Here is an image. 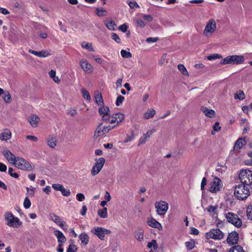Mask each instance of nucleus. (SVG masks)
I'll use <instances>...</instances> for the list:
<instances>
[{
  "mask_svg": "<svg viewBox=\"0 0 252 252\" xmlns=\"http://www.w3.org/2000/svg\"><path fill=\"white\" fill-rule=\"evenodd\" d=\"M40 118L36 115H31L28 119V121L32 127H36L37 126L39 122Z\"/></svg>",
  "mask_w": 252,
  "mask_h": 252,
  "instance_id": "obj_20",
  "label": "nucleus"
},
{
  "mask_svg": "<svg viewBox=\"0 0 252 252\" xmlns=\"http://www.w3.org/2000/svg\"><path fill=\"white\" fill-rule=\"evenodd\" d=\"M147 223L151 227L156 228L158 230L162 229L161 224L153 218L150 219L147 221Z\"/></svg>",
  "mask_w": 252,
  "mask_h": 252,
  "instance_id": "obj_22",
  "label": "nucleus"
},
{
  "mask_svg": "<svg viewBox=\"0 0 252 252\" xmlns=\"http://www.w3.org/2000/svg\"><path fill=\"white\" fill-rule=\"evenodd\" d=\"M92 57L94 59L95 61L97 63H99V64H101V63H103V60H102L101 58H100V57H97V56H94V55H93L92 56Z\"/></svg>",
  "mask_w": 252,
  "mask_h": 252,
  "instance_id": "obj_59",
  "label": "nucleus"
},
{
  "mask_svg": "<svg viewBox=\"0 0 252 252\" xmlns=\"http://www.w3.org/2000/svg\"><path fill=\"white\" fill-rule=\"evenodd\" d=\"M113 128V126H111L110 125H103L102 123L100 124L95 130L94 137L95 139L102 137L106 133H108L109 130L112 129Z\"/></svg>",
  "mask_w": 252,
  "mask_h": 252,
  "instance_id": "obj_6",
  "label": "nucleus"
},
{
  "mask_svg": "<svg viewBox=\"0 0 252 252\" xmlns=\"http://www.w3.org/2000/svg\"><path fill=\"white\" fill-rule=\"evenodd\" d=\"M16 167L23 170L32 171L34 168V166H32L30 162L21 157H17V161L14 163V165Z\"/></svg>",
  "mask_w": 252,
  "mask_h": 252,
  "instance_id": "obj_7",
  "label": "nucleus"
},
{
  "mask_svg": "<svg viewBox=\"0 0 252 252\" xmlns=\"http://www.w3.org/2000/svg\"><path fill=\"white\" fill-rule=\"evenodd\" d=\"M126 3L131 9H134L137 8H140V6L134 0H127Z\"/></svg>",
  "mask_w": 252,
  "mask_h": 252,
  "instance_id": "obj_33",
  "label": "nucleus"
},
{
  "mask_svg": "<svg viewBox=\"0 0 252 252\" xmlns=\"http://www.w3.org/2000/svg\"><path fill=\"white\" fill-rule=\"evenodd\" d=\"M81 93L84 98L86 100L90 101L91 100V96L89 93L85 89H82L81 90Z\"/></svg>",
  "mask_w": 252,
  "mask_h": 252,
  "instance_id": "obj_39",
  "label": "nucleus"
},
{
  "mask_svg": "<svg viewBox=\"0 0 252 252\" xmlns=\"http://www.w3.org/2000/svg\"><path fill=\"white\" fill-rule=\"evenodd\" d=\"M49 55V52L48 51H41L38 52V57L45 58L48 56Z\"/></svg>",
  "mask_w": 252,
  "mask_h": 252,
  "instance_id": "obj_46",
  "label": "nucleus"
},
{
  "mask_svg": "<svg viewBox=\"0 0 252 252\" xmlns=\"http://www.w3.org/2000/svg\"><path fill=\"white\" fill-rule=\"evenodd\" d=\"M50 217L52 220L60 226L63 229H66V228L64 227L65 222L63 221L59 217L55 214H52L51 215Z\"/></svg>",
  "mask_w": 252,
  "mask_h": 252,
  "instance_id": "obj_18",
  "label": "nucleus"
},
{
  "mask_svg": "<svg viewBox=\"0 0 252 252\" xmlns=\"http://www.w3.org/2000/svg\"><path fill=\"white\" fill-rule=\"evenodd\" d=\"M58 140L59 139L57 135L55 134H52L49 136L47 139V142H57Z\"/></svg>",
  "mask_w": 252,
  "mask_h": 252,
  "instance_id": "obj_47",
  "label": "nucleus"
},
{
  "mask_svg": "<svg viewBox=\"0 0 252 252\" xmlns=\"http://www.w3.org/2000/svg\"><path fill=\"white\" fill-rule=\"evenodd\" d=\"M5 158L9 161L10 163L14 165V163L17 161V157H15L10 151L5 150L4 151Z\"/></svg>",
  "mask_w": 252,
  "mask_h": 252,
  "instance_id": "obj_19",
  "label": "nucleus"
},
{
  "mask_svg": "<svg viewBox=\"0 0 252 252\" xmlns=\"http://www.w3.org/2000/svg\"><path fill=\"white\" fill-rule=\"evenodd\" d=\"M245 98V94L243 91H240L234 94V98L239 100H243Z\"/></svg>",
  "mask_w": 252,
  "mask_h": 252,
  "instance_id": "obj_38",
  "label": "nucleus"
},
{
  "mask_svg": "<svg viewBox=\"0 0 252 252\" xmlns=\"http://www.w3.org/2000/svg\"><path fill=\"white\" fill-rule=\"evenodd\" d=\"M76 198L79 201H82L85 199V196L83 193H79L76 194Z\"/></svg>",
  "mask_w": 252,
  "mask_h": 252,
  "instance_id": "obj_61",
  "label": "nucleus"
},
{
  "mask_svg": "<svg viewBox=\"0 0 252 252\" xmlns=\"http://www.w3.org/2000/svg\"><path fill=\"white\" fill-rule=\"evenodd\" d=\"M54 234L57 238L59 243H64L66 241L65 237L61 231L56 230L54 231Z\"/></svg>",
  "mask_w": 252,
  "mask_h": 252,
  "instance_id": "obj_23",
  "label": "nucleus"
},
{
  "mask_svg": "<svg viewBox=\"0 0 252 252\" xmlns=\"http://www.w3.org/2000/svg\"><path fill=\"white\" fill-rule=\"evenodd\" d=\"M134 21L135 22L136 26H138L140 28L142 27V21L140 19L135 17L134 19Z\"/></svg>",
  "mask_w": 252,
  "mask_h": 252,
  "instance_id": "obj_64",
  "label": "nucleus"
},
{
  "mask_svg": "<svg viewBox=\"0 0 252 252\" xmlns=\"http://www.w3.org/2000/svg\"><path fill=\"white\" fill-rule=\"evenodd\" d=\"M127 28H128L127 25L126 23H125V24L121 25L119 27V29L120 31H121L122 32H126L127 31Z\"/></svg>",
  "mask_w": 252,
  "mask_h": 252,
  "instance_id": "obj_56",
  "label": "nucleus"
},
{
  "mask_svg": "<svg viewBox=\"0 0 252 252\" xmlns=\"http://www.w3.org/2000/svg\"><path fill=\"white\" fill-rule=\"evenodd\" d=\"M13 169L12 167H9L8 168V174L12 177L15 178H18L19 175L17 173L13 172Z\"/></svg>",
  "mask_w": 252,
  "mask_h": 252,
  "instance_id": "obj_43",
  "label": "nucleus"
},
{
  "mask_svg": "<svg viewBox=\"0 0 252 252\" xmlns=\"http://www.w3.org/2000/svg\"><path fill=\"white\" fill-rule=\"evenodd\" d=\"M124 119V115L121 113H116L109 115L106 123L112 125L114 127L118 126Z\"/></svg>",
  "mask_w": 252,
  "mask_h": 252,
  "instance_id": "obj_8",
  "label": "nucleus"
},
{
  "mask_svg": "<svg viewBox=\"0 0 252 252\" xmlns=\"http://www.w3.org/2000/svg\"><path fill=\"white\" fill-rule=\"evenodd\" d=\"M111 37L112 38L115 40L117 43H120L121 41V39L118 35H117L115 33H111Z\"/></svg>",
  "mask_w": 252,
  "mask_h": 252,
  "instance_id": "obj_50",
  "label": "nucleus"
},
{
  "mask_svg": "<svg viewBox=\"0 0 252 252\" xmlns=\"http://www.w3.org/2000/svg\"><path fill=\"white\" fill-rule=\"evenodd\" d=\"M98 215L99 217L103 219L107 218V209L106 207L103 208L102 209H99L97 212Z\"/></svg>",
  "mask_w": 252,
  "mask_h": 252,
  "instance_id": "obj_29",
  "label": "nucleus"
},
{
  "mask_svg": "<svg viewBox=\"0 0 252 252\" xmlns=\"http://www.w3.org/2000/svg\"><path fill=\"white\" fill-rule=\"evenodd\" d=\"M158 40V37H148L146 39V42L147 43H154L157 42Z\"/></svg>",
  "mask_w": 252,
  "mask_h": 252,
  "instance_id": "obj_55",
  "label": "nucleus"
},
{
  "mask_svg": "<svg viewBox=\"0 0 252 252\" xmlns=\"http://www.w3.org/2000/svg\"><path fill=\"white\" fill-rule=\"evenodd\" d=\"M178 68L183 75H184L187 77L189 76V74L188 73V71L187 68L185 67V66L183 64H179L178 65Z\"/></svg>",
  "mask_w": 252,
  "mask_h": 252,
  "instance_id": "obj_30",
  "label": "nucleus"
},
{
  "mask_svg": "<svg viewBox=\"0 0 252 252\" xmlns=\"http://www.w3.org/2000/svg\"><path fill=\"white\" fill-rule=\"evenodd\" d=\"M223 236V233L219 229H212L205 234V237L207 239L220 240Z\"/></svg>",
  "mask_w": 252,
  "mask_h": 252,
  "instance_id": "obj_13",
  "label": "nucleus"
},
{
  "mask_svg": "<svg viewBox=\"0 0 252 252\" xmlns=\"http://www.w3.org/2000/svg\"><path fill=\"white\" fill-rule=\"evenodd\" d=\"M56 71L53 70H51L49 73L50 78H52L55 82L59 83L60 80L58 76H56Z\"/></svg>",
  "mask_w": 252,
  "mask_h": 252,
  "instance_id": "obj_34",
  "label": "nucleus"
},
{
  "mask_svg": "<svg viewBox=\"0 0 252 252\" xmlns=\"http://www.w3.org/2000/svg\"><path fill=\"white\" fill-rule=\"evenodd\" d=\"M26 190L27 191V193L29 194V195H30L31 196H33L34 195V188L30 189L29 188L27 187Z\"/></svg>",
  "mask_w": 252,
  "mask_h": 252,
  "instance_id": "obj_62",
  "label": "nucleus"
},
{
  "mask_svg": "<svg viewBox=\"0 0 252 252\" xmlns=\"http://www.w3.org/2000/svg\"><path fill=\"white\" fill-rule=\"evenodd\" d=\"M61 192L62 194L65 196H68L71 193L69 189H66L63 187V189H62Z\"/></svg>",
  "mask_w": 252,
  "mask_h": 252,
  "instance_id": "obj_54",
  "label": "nucleus"
},
{
  "mask_svg": "<svg viewBox=\"0 0 252 252\" xmlns=\"http://www.w3.org/2000/svg\"><path fill=\"white\" fill-rule=\"evenodd\" d=\"M134 140V135L132 132H130L127 135V138L125 141V142H130L132 140Z\"/></svg>",
  "mask_w": 252,
  "mask_h": 252,
  "instance_id": "obj_57",
  "label": "nucleus"
},
{
  "mask_svg": "<svg viewBox=\"0 0 252 252\" xmlns=\"http://www.w3.org/2000/svg\"><path fill=\"white\" fill-rule=\"evenodd\" d=\"M31 203L28 197H26L24 201V206L26 209H28L31 207Z\"/></svg>",
  "mask_w": 252,
  "mask_h": 252,
  "instance_id": "obj_49",
  "label": "nucleus"
},
{
  "mask_svg": "<svg viewBox=\"0 0 252 252\" xmlns=\"http://www.w3.org/2000/svg\"><path fill=\"white\" fill-rule=\"evenodd\" d=\"M98 112L102 117V119L105 122L110 115V109L108 107L104 105L100 106L98 109Z\"/></svg>",
  "mask_w": 252,
  "mask_h": 252,
  "instance_id": "obj_15",
  "label": "nucleus"
},
{
  "mask_svg": "<svg viewBox=\"0 0 252 252\" xmlns=\"http://www.w3.org/2000/svg\"><path fill=\"white\" fill-rule=\"evenodd\" d=\"M217 208V206H214L212 205H209L206 209L207 211L209 212H213L215 211Z\"/></svg>",
  "mask_w": 252,
  "mask_h": 252,
  "instance_id": "obj_63",
  "label": "nucleus"
},
{
  "mask_svg": "<svg viewBox=\"0 0 252 252\" xmlns=\"http://www.w3.org/2000/svg\"><path fill=\"white\" fill-rule=\"evenodd\" d=\"M26 140L28 141H37L38 139L36 136L33 135H28L26 136Z\"/></svg>",
  "mask_w": 252,
  "mask_h": 252,
  "instance_id": "obj_60",
  "label": "nucleus"
},
{
  "mask_svg": "<svg viewBox=\"0 0 252 252\" xmlns=\"http://www.w3.org/2000/svg\"><path fill=\"white\" fill-rule=\"evenodd\" d=\"M63 186L61 184H54L52 185V188L55 190H59L61 191L62 189H63Z\"/></svg>",
  "mask_w": 252,
  "mask_h": 252,
  "instance_id": "obj_52",
  "label": "nucleus"
},
{
  "mask_svg": "<svg viewBox=\"0 0 252 252\" xmlns=\"http://www.w3.org/2000/svg\"><path fill=\"white\" fill-rule=\"evenodd\" d=\"M207 184V179L205 177L203 178L201 183V189L203 191L204 187Z\"/></svg>",
  "mask_w": 252,
  "mask_h": 252,
  "instance_id": "obj_58",
  "label": "nucleus"
},
{
  "mask_svg": "<svg viewBox=\"0 0 252 252\" xmlns=\"http://www.w3.org/2000/svg\"><path fill=\"white\" fill-rule=\"evenodd\" d=\"M245 58L243 55H233L226 56L220 62L221 65L227 64H241L244 63Z\"/></svg>",
  "mask_w": 252,
  "mask_h": 252,
  "instance_id": "obj_1",
  "label": "nucleus"
},
{
  "mask_svg": "<svg viewBox=\"0 0 252 252\" xmlns=\"http://www.w3.org/2000/svg\"><path fill=\"white\" fill-rule=\"evenodd\" d=\"M229 252H245L243 248L240 245H236L232 247Z\"/></svg>",
  "mask_w": 252,
  "mask_h": 252,
  "instance_id": "obj_37",
  "label": "nucleus"
},
{
  "mask_svg": "<svg viewBox=\"0 0 252 252\" xmlns=\"http://www.w3.org/2000/svg\"><path fill=\"white\" fill-rule=\"evenodd\" d=\"M225 217L229 222L232 223L236 227H240L242 224L241 220L239 218L238 216L235 214L228 212L226 214Z\"/></svg>",
  "mask_w": 252,
  "mask_h": 252,
  "instance_id": "obj_10",
  "label": "nucleus"
},
{
  "mask_svg": "<svg viewBox=\"0 0 252 252\" xmlns=\"http://www.w3.org/2000/svg\"><path fill=\"white\" fill-rule=\"evenodd\" d=\"M247 214L248 219L252 220V206L248 208L247 209Z\"/></svg>",
  "mask_w": 252,
  "mask_h": 252,
  "instance_id": "obj_53",
  "label": "nucleus"
},
{
  "mask_svg": "<svg viewBox=\"0 0 252 252\" xmlns=\"http://www.w3.org/2000/svg\"><path fill=\"white\" fill-rule=\"evenodd\" d=\"M217 29L216 21L213 18L209 19L206 22L203 31V36L207 38L211 37L216 32Z\"/></svg>",
  "mask_w": 252,
  "mask_h": 252,
  "instance_id": "obj_2",
  "label": "nucleus"
},
{
  "mask_svg": "<svg viewBox=\"0 0 252 252\" xmlns=\"http://www.w3.org/2000/svg\"><path fill=\"white\" fill-rule=\"evenodd\" d=\"M79 238L81 240L82 244L83 245H87L88 244L89 241V237L87 233L85 232L82 233L79 235Z\"/></svg>",
  "mask_w": 252,
  "mask_h": 252,
  "instance_id": "obj_27",
  "label": "nucleus"
},
{
  "mask_svg": "<svg viewBox=\"0 0 252 252\" xmlns=\"http://www.w3.org/2000/svg\"><path fill=\"white\" fill-rule=\"evenodd\" d=\"M91 232L92 234L97 236L101 240L104 239L105 234H109L111 231L101 227H95L93 228Z\"/></svg>",
  "mask_w": 252,
  "mask_h": 252,
  "instance_id": "obj_11",
  "label": "nucleus"
},
{
  "mask_svg": "<svg viewBox=\"0 0 252 252\" xmlns=\"http://www.w3.org/2000/svg\"><path fill=\"white\" fill-rule=\"evenodd\" d=\"M81 47L83 49H85L90 52H94V50L93 47L92 43L83 41L81 43Z\"/></svg>",
  "mask_w": 252,
  "mask_h": 252,
  "instance_id": "obj_28",
  "label": "nucleus"
},
{
  "mask_svg": "<svg viewBox=\"0 0 252 252\" xmlns=\"http://www.w3.org/2000/svg\"><path fill=\"white\" fill-rule=\"evenodd\" d=\"M201 110L206 116L209 118H213L216 114V112L214 110L208 109L206 107H202Z\"/></svg>",
  "mask_w": 252,
  "mask_h": 252,
  "instance_id": "obj_25",
  "label": "nucleus"
},
{
  "mask_svg": "<svg viewBox=\"0 0 252 252\" xmlns=\"http://www.w3.org/2000/svg\"><path fill=\"white\" fill-rule=\"evenodd\" d=\"M107 28L111 31H114L115 30L116 25L115 22L113 21H110L106 23L105 24Z\"/></svg>",
  "mask_w": 252,
  "mask_h": 252,
  "instance_id": "obj_36",
  "label": "nucleus"
},
{
  "mask_svg": "<svg viewBox=\"0 0 252 252\" xmlns=\"http://www.w3.org/2000/svg\"><path fill=\"white\" fill-rule=\"evenodd\" d=\"M95 13L98 17H102L107 15V11L102 8H96Z\"/></svg>",
  "mask_w": 252,
  "mask_h": 252,
  "instance_id": "obj_31",
  "label": "nucleus"
},
{
  "mask_svg": "<svg viewBox=\"0 0 252 252\" xmlns=\"http://www.w3.org/2000/svg\"><path fill=\"white\" fill-rule=\"evenodd\" d=\"M186 246L188 250H191L194 247V243L193 242H187L186 243Z\"/></svg>",
  "mask_w": 252,
  "mask_h": 252,
  "instance_id": "obj_51",
  "label": "nucleus"
},
{
  "mask_svg": "<svg viewBox=\"0 0 252 252\" xmlns=\"http://www.w3.org/2000/svg\"><path fill=\"white\" fill-rule=\"evenodd\" d=\"M244 146L243 143H235L233 147V151L234 152H238Z\"/></svg>",
  "mask_w": 252,
  "mask_h": 252,
  "instance_id": "obj_40",
  "label": "nucleus"
},
{
  "mask_svg": "<svg viewBox=\"0 0 252 252\" xmlns=\"http://www.w3.org/2000/svg\"><path fill=\"white\" fill-rule=\"evenodd\" d=\"M4 101L6 103H9L11 101V97L9 93L6 91L2 95Z\"/></svg>",
  "mask_w": 252,
  "mask_h": 252,
  "instance_id": "obj_32",
  "label": "nucleus"
},
{
  "mask_svg": "<svg viewBox=\"0 0 252 252\" xmlns=\"http://www.w3.org/2000/svg\"><path fill=\"white\" fill-rule=\"evenodd\" d=\"M168 204L167 202L160 200L155 203V208L157 213L160 216H164L168 209Z\"/></svg>",
  "mask_w": 252,
  "mask_h": 252,
  "instance_id": "obj_9",
  "label": "nucleus"
},
{
  "mask_svg": "<svg viewBox=\"0 0 252 252\" xmlns=\"http://www.w3.org/2000/svg\"><path fill=\"white\" fill-rule=\"evenodd\" d=\"M4 218L7 221L6 224L10 227H18L22 224V222L17 217H14L11 212L5 213Z\"/></svg>",
  "mask_w": 252,
  "mask_h": 252,
  "instance_id": "obj_5",
  "label": "nucleus"
},
{
  "mask_svg": "<svg viewBox=\"0 0 252 252\" xmlns=\"http://www.w3.org/2000/svg\"><path fill=\"white\" fill-rule=\"evenodd\" d=\"M221 127L220 126L219 122H216L213 126V130L212 131V134H214L216 131H218Z\"/></svg>",
  "mask_w": 252,
  "mask_h": 252,
  "instance_id": "obj_42",
  "label": "nucleus"
},
{
  "mask_svg": "<svg viewBox=\"0 0 252 252\" xmlns=\"http://www.w3.org/2000/svg\"><path fill=\"white\" fill-rule=\"evenodd\" d=\"M94 99L96 103L99 106L104 105V102L102 95L98 92L94 93Z\"/></svg>",
  "mask_w": 252,
  "mask_h": 252,
  "instance_id": "obj_26",
  "label": "nucleus"
},
{
  "mask_svg": "<svg viewBox=\"0 0 252 252\" xmlns=\"http://www.w3.org/2000/svg\"><path fill=\"white\" fill-rule=\"evenodd\" d=\"M239 239L238 233L235 231L231 232L228 236L227 242L229 244L233 245L236 244Z\"/></svg>",
  "mask_w": 252,
  "mask_h": 252,
  "instance_id": "obj_17",
  "label": "nucleus"
},
{
  "mask_svg": "<svg viewBox=\"0 0 252 252\" xmlns=\"http://www.w3.org/2000/svg\"><path fill=\"white\" fill-rule=\"evenodd\" d=\"M222 187V183L221 180L216 177L210 184L209 191L212 193H217L220 191Z\"/></svg>",
  "mask_w": 252,
  "mask_h": 252,
  "instance_id": "obj_12",
  "label": "nucleus"
},
{
  "mask_svg": "<svg viewBox=\"0 0 252 252\" xmlns=\"http://www.w3.org/2000/svg\"><path fill=\"white\" fill-rule=\"evenodd\" d=\"M124 99H125L124 97H123L121 95L118 96L116 99V105L118 106H120L123 102Z\"/></svg>",
  "mask_w": 252,
  "mask_h": 252,
  "instance_id": "obj_48",
  "label": "nucleus"
},
{
  "mask_svg": "<svg viewBox=\"0 0 252 252\" xmlns=\"http://www.w3.org/2000/svg\"><path fill=\"white\" fill-rule=\"evenodd\" d=\"M77 251L76 246L74 244H70L67 250V252H76Z\"/></svg>",
  "mask_w": 252,
  "mask_h": 252,
  "instance_id": "obj_44",
  "label": "nucleus"
},
{
  "mask_svg": "<svg viewBox=\"0 0 252 252\" xmlns=\"http://www.w3.org/2000/svg\"><path fill=\"white\" fill-rule=\"evenodd\" d=\"M121 54L123 58H129L131 57V53L125 50H122L121 51Z\"/></svg>",
  "mask_w": 252,
  "mask_h": 252,
  "instance_id": "obj_41",
  "label": "nucleus"
},
{
  "mask_svg": "<svg viewBox=\"0 0 252 252\" xmlns=\"http://www.w3.org/2000/svg\"><path fill=\"white\" fill-rule=\"evenodd\" d=\"M105 159L103 158H100L93 165L91 170V174L93 176H95L101 171L102 168L104 164L105 163Z\"/></svg>",
  "mask_w": 252,
  "mask_h": 252,
  "instance_id": "obj_14",
  "label": "nucleus"
},
{
  "mask_svg": "<svg viewBox=\"0 0 252 252\" xmlns=\"http://www.w3.org/2000/svg\"><path fill=\"white\" fill-rule=\"evenodd\" d=\"M234 193L238 199L243 200L248 198L250 192L248 186L241 184L235 187Z\"/></svg>",
  "mask_w": 252,
  "mask_h": 252,
  "instance_id": "obj_3",
  "label": "nucleus"
},
{
  "mask_svg": "<svg viewBox=\"0 0 252 252\" xmlns=\"http://www.w3.org/2000/svg\"><path fill=\"white\" fill-rule=\"evenodd\" d=\"M206 58L208 60H210V61H213V60H215L220 59H221V60L222 59V56L219 54H213L207 56L206 57Z\"/></svg>",
  "mask_w": 252,
  "mask_h": 252,
  "instance_id": "obj_35",
  "label": "nucleus"
},
{
  "mask_svg": "<svg viewBox=\"0 0 252 252\" xmlns=\"http://www.w3.org/2000/svg\"><path fill=\"white\" fill-rule=\"evenodd\" d=\"M156 111L155 109L153 108L149 109L147 111H146L144 114L143 115V118L145 119H151L156 115Z\"/></svg>",
  "mask_w": 252,
  "mask_h": 252,
  "instance_id": "obj_24",
  "label": "nucleus"
},
{
  "mask_svg": "<svg viewBox=\"0 0 252 252\" xmlns=\"http://www.w3.org/2000/svg\"><path fill=\"white\" fill-rule=\"evenodd\" d=\"M11 137V132L8 129H4L0 133V140L1 141H7Z\"/></svg>",
  "mask_w": 252,
  "mask_h": 252,
  "instance_id": "obj_21",
  "label": "nucleus"
},
{
  "mask_svg": "<svg viewBox=\"0 0 252 252\" xmlns=\"http://www.w3.org/2000/svg\"><path fill=\"white\" fill-rule=\"evenodd\" d=\"M239 179L242 185L249 186L252 184V171L250 170H242L239 174Z\"/></svg>",
  "mask_w": 252,
  "mask_h": 252,
  "instance_id": "obj_4",
  "label": "nucleus"
},
{
  "mask_svg": "<svg viewBox=\"0 0 252 252\" xmlns=\"http://www.w3.org/2000/svg\"><path fill=\"white\" fill-rule=\"evenodd\" d=\"M80 65L84 72L88 73L93 72V67L87 61L85 60H80Z\"/></svg>",
  "mask_w": 252,
  "mask_h": 252,
  "instance_id": "obj_16",
  "label": "nucleus"
},
{
  "mask_svg": "<svg viewBox=\"0 0 252 252\" xmlns=\"http://www.w3.org/2000/svg\"><path fill=\"white\" fill-rule=\"evenodd\" d=\"M148 247L149 248L153 247L155 250H157L158 249V246L157 245L156 241L155 240H152L151 242H149L148 244Z\"/></svg>",
  "mask_w": 252,
  "mask_h": 252,
  "instance_id": "obj_45",
  "label": "nucleus"
}]
</instances>
